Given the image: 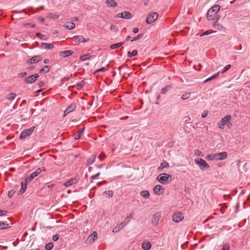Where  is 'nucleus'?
<instances>
[{
  "instance_id": "obj_19",
  "label": "nucleus",
  "mask_w": 250,
  "mask_h": 250,
  "mask_svg": "<svg viewBox=\"0 0 250 250\" xmlns=\"http://www.w3.org/2000/svg\"><path fill=\"white\" fill-rule=\"evenodd\" d=\"M42 59V57L41 56H36L32 57L31 59L27 61V63L28 64H34L37 63Z\"/></svg>"
},
{
  "instance_id": "obj_38",
  "label": "nucleus",
  "mask_w": 250,
  "mask_h": 250,
  "mask_svg": "<svg viewBox=\"0 0 250 250\" xmlns=\"http://www.w3.org/2000/svg\"><path fill=\"white\" fill-rule=\"evenodd\" d=\"M137 54V51L136 50H134L132 52L129 51L128 52V56L129 58H132L134 56H135Z\"/></svg>"
},
{
  "instance_id": "obj_34",
  "label": "nucleus",
  "mask_w": 250,
  "mask_h": 250,
  "mask_svg": "<svg viewBox=\"0 0 250 250\" xmlns=\"http://www.w3.org/2000/svg\"><path fill=\"white\" fill-rule=\"evenodd\" d=\"M140 194L142 196L146 198H148L150 196L149 192L147 190H146L141 191V192H140Z\"/></svg>"
},
{
  "instance_id": "obj_39",
  "label": "nucleus",
  "mask_w": 250,
  "mask_h": 250,
  "mask_svg": "<svg viewBox=\"0 0 250 250\" xmlns=\"http://www.w3.org/2000/svg\"><path fill=\"white\" fill-rule=\"evenodd\" d=\"M8 227H9L8 224H5V223H3V222H0V229L8 228Z\"/></svg>"
},
{
  "instance_id": "obj_5",
  "label": "nucleus",
  "mask_w": 250,
  "mask_h": 250,
  "mask_svg": "<svg viewBox=\"0 0 250 250\" xmlns=\"http://www.w3.org/2000/svg\"><path fill=\"white\" fill-rule=\"evenodd\" d=\"M158 18V14L156 12L150 13L147 16L146 22L147 24H151L154 22Z\"/></svg>"
},
{
  "instance_id": "obj_31",
  "label": "nucleus",
  "mask_w": 250,
  "mask_h": 250,
  "mask_svg": "<svg viewBox=\"0 0 250 250\" xmlns=\"http://www.w3.org/2000/svg\"><path fill=\"white\" fill-rule=\"evenodd\" d=\"M96 155H93L92 157L89 158L87 160V165L88 166L91 165L93 164L95 161Z\"/></svg>"
},
{
  "instance_id": "obj_57",
  "label": "nucleus",
  "mask_w": 250,
  "mask_h": 250,
  "mask_svg": "<svg viewBox=\"0 0 250 250\" xmlns=\"http://www.w3.org/2000/svg\"><path fill=\"white\" fill-rule=\"evenodd\" d=\"M132 31L134 33H137L138 32L139 29L138 28L135 27L133 29Z\"/></svg>"
},
{
  "instance_id": "obj_47",
  "label": "nucleus",
  "mask_w": 250,
  "mask_h": 250,
  "mask_svg": "<svg viewBox=\"0 0 250 250\" xmlns=\"http://www.w3.org/2000/svg\"><path fill=\"white\" fill-rule=\"evenodd\" d=\"M231 67L230 64H228L226 65L223 69V70L221 72V73H225L227 70H228Z\"/></svg>"
},
{
  "instance_id": "obj_33",
  "label": "nucleus",
  "mask_w": 250,
  "mask_h": 250,
  "mask_svg": "<svg viewBox=\"0 0 250 250\" xmlns=\"http://www.w3.org/2000/svg\"><path fill=\"white\" fill-rule=\"evenodd\" d=\"M47 17L50 19L55 20L58 19L59 16L54 13H50L47 15Z\"/></svg>"
},
{
  "instance_id": "obj_14",
  "label": "nucleus",
  "mask_w": 250,
  "mask_h": 250,
  "mask_svg": "<svg viewBox=\"0 0 250 250\" xmlns=\"http://www.w3.org/2000/svg\"><path fill=\"white\" fill-rule=\"evenodd\" d=\"M38 77L39 75L37 74L31 75L25 79V82L28 84L32 83L35 82Z\"/></svg>"
},
{
  "instance_id": "obj_56",
  "label": "nucleus",
  "mask_w": 250,
  "mask_h": 250,
  "mask_svg": "<svg viewBox=\"0 0 250 250\" xmlns=\"http://www.w3.org/2000/svg\"><path fill=\"white\" fill-rule=\"evenodd\" d=\"M14 194V192L13 190H10L8 192V196L9 197H11Z\"/></svg>"
},
{
  "instance_id": "obj_60",
  "label": "nucleus",
  "mask_w": 250,
  "mask_h": 250,
  "mask_svg": "<svg viewBox=\"0 0 250 250\" xmlns=\"http://www.w3.org/2000/svg\"><path fill=\"white\" fill-rule=\"evenodd\" d=\"M26 74V72H23L22 73H20V77H23L24 76H25Z\"/></svg>"
},
{
  "instance_id": "obj_9",
  "label": "nucleus",
  "mask_w": 250,
  "mask_h": 250,
  "mask_svg": "<svg viewBox=\"0 0 250 250\" xmlns=\"http://www.w3.org/2000/svg\"><path fill=\"white\" fill-rule=\"evenodd\" d=\"M45 170V168L43 167L38 168L35 171L32 172L28 177V180L29 181H32L34 178L38 176L42 171Z\"/></svg>"
},
{
  "instance_id": "obj_58",
  "label": "nucleus",
  "mask_w": 250,
  "mask_h": 250,
  "mask_svg": "<svg viewBox=\"0 0 250 250\" xmlns=\"http://www.w3.org/2000/svg\"><path fill=\"white\" fill-rule=\"evenodd\" d=\"M207 114H208V112H206V111H204L202 114V117L203 118H205L207 116Z\"/></svg>"
},
{
  "instance_id": "obj_20",
  "label": "nucleus",
  "mask_w": 250,
  "mask_h": 250,
  "mask_svg": "<svg viewBox=\"0 0 250 250\" xmlns=\"http://www.w3.org/2000/svg\"><path fill=\"white\" fill-rule=\"evenodd\" d=\"M125 223L126 222L125 221H123L120 224L117 225L113 229L112 231L113 232H117L119 231L124 226H125Z\"/></svg>"
},
{
  "instance_id": "obj_25",
  "label": "nucleus",
  "mask_w": 250,
  "mask_h": 250,
  "mask_svg": "<svg viewBox=\"0 0 250 250\" xmlns=\"http://www.w3.org/2000/svg\"><path fill=\"white\" fill-rule=\"evenodd\" d=\"M64 27L67 29L71 30L74 28L75 24L73 22H67L64 24Z\"/></svg>"
},
{
  "instance_id": "obj_28",
  "label": "nucleus",
  "mask_w": 250,
  "mask_h": 250,
  "mask_svg": "<svg viewBox=\"0 0 250 250\" xmlns=\"http://www.w3.org/2000/svg\"><path fill=\"white\" fill-rule=\"evenodd\" d=\"M171 88H172L171 85H168L165 86V87H163L161 90V94H165L167 93V92L169 91Z\"/></svg>"
},
{
  "instance_id": "obj_1",
  "label": "nucleus",
  "mask_w": 250,
  "mask_h": 250,
  "mask_svg": "<svg viewBox=\"0 0 250 250\" xmlns=\"http://www.w3.org/2000/svg\"><path fill=\"white\" fill-rule=\"evenodd\" d=\"M220 9V6L219 5H215L209 9L207 13L208 20L212 22L217 21L220 19V16L217 14Z\"/></svg>"
},
{
  "instance_id": "obj_29",
  "label": "nucleus",
  "mask_w": 250,
  "mask_h": 250,
  "mask_svg": "<svg viewBox=\"0 0 250 250\" xmlns=\"http://www.w3.org/2000/svg\"><path fill=\"white\" fill-rule=\"evenodd\" d=\"M219 74V72H217V73L214 74L212 76L209 77L207 79L204 81V83H206L209 81H210L214 79H216L218 77V75Z\"/></svg>"
},
{
  "instance_id": "obj_12",
  "label": "nucleus",
  "mask_w": 250,
  "mask_h": 250,
  "mask_svg": "<svg viewBox=\"0 0 250 250\" xmlns=\"http://www.w3.org/2000/svg\"><path fill=\"white\" fill-rule=\"evenodd\" d=\"M214 160H223L227 158L228 153L226 152L214 153Z\"/></svg>"
},
{
  "instance_id": "obj_6",
  "label": "nucleus",
  "mask_w": 250,
  "mask_h": 250,
  "mask_svg": "<svg viewBox=\"0 0 250 250\" xmlns=\"http://www.w3.org/2000/svg\"><path fill=\"white\" fill-rule=\"evenodd\" d=\"M34 128L35 127L33 126L31 127L30 128L27 129L23 131L20 135V139L21 140H23L28 136H30L33 132Z\"/></svg>"
},
{
  "instance_id": "obj_51",
  "label": "nucleus",
  "mask_w": 250,
  "mask_h": 250,
  "mask_svg": "<svg viewBox=\"0 0 250 250\" xmlns=\"http://www.w3.org/2000/svg\"><path fill=\"white\" fill-rule=\"evenodd\" d=\"M100 175V173L99 172L97 174H95V175H93L91 176V179H97L99 177V176Z\"/></svg>"
},
{
  "instance_id": "obj_54",
  "label": "nucleus",
  "mask_w": 250,
  "mask_h": 250,
  "mask_svg": "<svg viewBox=\"0 0 250 250\" xmlns=\"http://www.w3.org/2000/svg\"><path fill=\"white\" fill-rule=\"evenodd\" d=\"M58 238H59V236L57 234L54 235L52 237V239L54 241H57L58 240Z\"/></svg>"
},
{
  "instance_id": "obj_16",
  "label": "nucleus",
  "mask_w": 250,
  "mask_h": 250,
  "mask_svg": "<svg viewBox=\"0 0 250 250\" xmlns=\"http://www.w3.org/2000/svg\"><path fill=\"white\" fill-rule=\"evenodd\" d=\"M76 104L75 103H71L65 110L64 114V116L68 114L70 112L74 111L76 109Z\"/></svg>"
},
{
  "instance_id": "obj_52",
  "label": "nucleus",
  "mask_w": 250,
  "mask_h": 250,
  "mask_svg": "<svg viewBox=\"0 0 250 250\" xmlns=\"http://www.w3.org/2000/svg\"><path fill=\"white\" fill-rule=\"evenodd\" d=\"M105 157V156L104 154L102 153L98 156V158L101 160V161L103 160Z\"/></svg>"
},
{
  "instance_id": "obj_63",
  "label": "nucleus",
  "mask_w": 250,
  "mask_h": 250,
  "mask_svg": "<svg viewBox=\"0 0 250 250\" xmlns=\"http://www.w3.org/2000/svg\"><path fill=\"white\" fill-rule=\"evenodd\" d=\"M81 134L79 133L77 137H75V139H79L80 137Z\"/></svg>"
},
{
  "instance_id": "obj_13",
  "label": "nucleus",
  "mask_w": 250,
  "mask_h": 250,
  "mask_svg": "<svg viewBox=\"0 0 250 250\" xmlns=\"http://www.w3.org/2000/svg\"><path fill=\"white\" fill-rule=\"evenodd\" d=\"M153 190L156 194L160 195L164 193L165 190L162 186L158 185L154 187Z\"/></svg>"
},
{
  "instance_id": "obj_40",
  "label": "nucleus",
  "mask_w": 250,
  "mask_h": 250,
  "mask_svg": "<svg viewBox=\"0 0 250 250\" xmlns=\"http://www.w3.org/2000/svg\"><path fill=\"white\" fill-rule=\"evenodd\" d=\"M190 93H187L182 95L181 98L183 100H187L190 97Z\"/></svg>"
},
{
  "instance_id": "obj_30",
  "label": "nucleus",
  "mask_w": 250,
  "mask_h": 250,
  "mask_svg": "<svg viewBox=\"0 0 250 250\" xmlns=\"http://www.w3.org/2000/svg\"><path fill=\"white\" fill-rule=\"evenodd\" d=\"M92 57V56H91L89 54H86L84 55H82L80 57V59L82 61H85L86 60H90Z\"/></svg>"
},
{
  "instance_id": "obj_46",
  "label": "nucleus",
  "mask_w": 250,
  "mask_h": 250,
  "mask_svg": "<svg viewBox=\"0 0 250 250\" xmlns=\"http://www.w3.org/2000/svg\"><path fill=\"white\" fill-rule=\"evenodd\" d=\"M194 154L197 156H203L202 152L199 149H196L194 151Z\"/></svg>"
},
{
  "instance_id": "obj_2",
  "label": "nucleus",
  "mask_w": 250,
  "mask_h": 250,
  "mask_svg": "<svg viewBox=\"0 0 250 250\" xmlns=\"http://www.w3.org/2000/svg\"><path fill=\"white\" fill-rule=\"evenodd\" d=\"M231 116L228 115L223 118L218 123V127L220 129H224L226 125L229 129L232 128V125L231 123Z\"/></svg>"
},
{
  "instance_id": "obj_3",
  "label": "nucleus",
  "mask_w": 250,
  "mask_h": 250,
  "mask_svg": "<svg viewBox=\"0 0 250 250\" xmlns=\"http://www.w3.org/2000/svg\"><path fill=\"white\" fill-rule=\"evenodd\" d=\"M169 179H171V176L166 173H162L157 178V180L162 184H167Z\"/></svg>"
},
{
  "instance_id": "obj_59",
  "label": "nucleus",
  "mask_w": 250,
  "mask_h": 250,
  "mask_svg": "<svg viewBox=\"0 0 250 250\" xmlns=\"http://www.w3.org/2000/svg\"><path fill=\"white\" fill-rule=\"evenodd\" d=\"M36 36L38 37H39L40 38H42V37L43 36V35L42 34H41V33H37Z\"/></svg>"
},
{
  "instance_id": "obj_24",
  "label": "nucleus",
  "mask_w": 250,
  "mask_h": 250,
  "mask_svg": "<svg viewBox=\"0 0 250 250\" xmlns=\"http://www.w3.org/2000/svg\"><path fill=\"white\" fill-rule=\"evenodd\" d=\"M73 52L72 50L63 51L60 52V55L63 57H67L72 55Z\"/></svg>"
},
{
  "instance_id": "obj_7",
  "label": "nucleus",
  "mask_w": 250,
  "mask_h": 250,
  "mask_svg": "<svg viewBox=\"0 0 250 250\" xmlns=\"http://www.w3.org/2000/svg\"><path fill=\"white\" fill-rule=\"evenodd\" d=\"M184 218V215L180 212H176L172 215V220L175 223H179L182 221Z\"/></svg>"
},
{
  "instance_id": "obj_64",
  "label": "nucleus",
  "mask_w": 250,
  "mask_h": 250,
  "mask_svg": "<svg viewBox=\"0 0 250 250\" xmlns=\"http://www.w3.org/2000/svg\"><path fill=\"white\" fill-rule=\"evenodd\" d=\"M130 36H127L126 37V41H128L130 39Z\"/></svg>"
},
{
  "instance_id": "obj_45",
  "label": "nucleus",
  "mask_w": 250,
  "mask_h": 250,
  "mask_svg": "<svg viewBox=\"0 0 250 250\" xmlns=\"http://www.w3.org/2000/svg\"><path fill=\"white\" fill-rule=\"evenodd\" d=\"M108 70V67H103L100 69H98L96 70V72H105Z\"/></svg>"
},
{
  "instance_id": "obj_55",
  "label": "nucleus",
  "mask_w": 250,
  "mask_h": 250,
  "mask_svg": "<svg viewBox=\"0 0 250 250\" xmlns=\"http://www.w3.org/2000/svg\"><path fill=\"white\" fill-rule=\"evenodd\" d=\"M37 85L39 87H41L43 86V85H44V83L42 82H40L37 83Z\"/></svg>"
},
{
  "instance_id": "obj_44",
  "label": "nucleus",
  "mask_w": 250,
  "mask_h": 250,
  "mask_svg": "<svg viewBox=\"0 0 250 250\" xmlns=\"http://www.w3.org/2000/svg\"><path fill=\"white\" fill-rule=\"evenodd\" d=\"M53 246V244L52 243H49L45 245V248L46 250H50L52 248Z\"/></svg>"
},
{
  "instance_id": "obj_11",
  "label": "nucleus",
  "mask_w": 250,
  "mask_h": 250,
  "mask_svg": "<svg viewBox=\"0 0 250 250\" xmlns=\"http://www.w3.org/2000/svg\"><path fill=\"white\" fill-rule=\"evenodd\" d=\"M132 15L130 12L125 11L124 12L120 13L117 14L116 17L125 19H130L132 18Z\"/></svg>"
},
{
  "instance_id": "obj_42",
  "label": "nucleus",
  "mask_w": 250,
  "mask_h": 250,
  "mask_svg": "<svg viewBox=\"0 0 250 250\" xmlns=\"http://www.w3.org/2000/svg\"><path fill=\"white\" fill-rule=\"evenodd\" d=\"M206 158L208 160H214V154H210L206 156Z\"/></svg>"
},
{
  "instance_id": "obj_35",
  "label": "nucleus",
  "mask_w": 250,
  "mask_h": 250,
  "mask_svg": "<svg viewBox=\"0 0 250 250\" xmlns=\"http://www.w3.org/2000/svg\"><path fill=\"white\" fill-rule=\"evenodd\" d=\"M124 44V42H119V43H115V44H113L110 45V47L111 49H116L117 48L120 47Z\"/></svg>"
},
{
  "instance_id": "obj_37",
  "label": "nucleus",
  "mask_w": 250,
  "mask_h": 250,
  "mask_svg": "<svg viewBox=\"0 0 250 250\" xmlns=\"http://www.w3.org/2000/svg\"><path fill=\"white\" fill-rule=\"evenodd\" d=\"M133 216H134V213H131L126 217V218L124 220V221H125L126 222L125 225H127L129 223L130 219L132 218L133 217Z\"/></svg>"
},
{
  "instance_id": "obj_15",
  "label": "nucleus",
  "mask_w": 250,
  "mask_h": 250,
  "mask_svg": "<svg viewBox=\"0 0 250 250\" xmlns=\"http://www.w3.org/2000/svg\"><path fill=\"white\" fill-rule=\"evenodd\" d=\"M73 41L76 42H84L89 41V39H85L83 36H74L72 38Z\"/></svg>"
},
{
  "instance_id": "obj_36",
  "label": "nucleus",
  "mask_w": 250,
  "mask_h": 250,
  "mask_svg": "<svg viewBox=\"0 0 250 250\" xmlns=\"http://www.w3.org/2000/svg\"><path fill=\"white\" fill-rule=\"evenodd\" d=\"M16 94L15 93H14V92H11L9 94H8L7 95V98L10 100V101H12L13 100H14L15 99V98L16 97Z\"/></svg>"
},
{
  "instance_id": "obj_26",
  "label": "nucleus",
  "mask_w": 250,
  "mask_h": 250,
  "mask_svg": "<svg viewBox=\"0 0 250 250\" xmlns=\"http://www.w3.org/2000/svg\"><path fill=\"white\" fill-rule=\"evenodd\" d=\"M168 167V163L164 161L161 164V165L158 168V170L160 171H162L164 168Z\"/></svg>"
},
{
  "instance_id": "obj_62",
  "label": "nucleus",
  "mask_w": 250,
  "mask_h": 250,
  "mask_svg": "<svg viewBox=\"0 0 250 250\" xmlns=\"http://www.w3.org/2000/svg\"><path fill=\"white\" fill-rule=\"evenodd\" d=\"M49 60H48V59H45V60H44V63H49Z\"/></svg>"
},
{
  "instance_id": "obj_43",
  "label": "nucleus",
  "mask_w": 250,
  "mask_h": 250,
  "mask_svg": "<svg viewBox=\"0 0 250 250\" xmlns=\"http://www.w3.org/2000/svg\"><path fill=\"white\" fill-rule=\"evenodd\" d=\"M104 193L107 194L108 197H112L113 196V192L112 190L105 191Z\"/></svg>"
},
{
  "instance_id": "obj_22",
  "label": "nucleus",
  "mask_w": 250,
  "mask_h": 250,
  "mask_svg": "<svg viewBox=\"0 0 250 250\" xmlns=\"http://www.w3.org/2000/svg\"><path fill=\"white\" fill-rule=\"evenodd\" d=\"M105 3L109 7H115L118 5L117 3L114 0H106Z\"/></svg>"
},
{
  "instance_id": "obj_49",
  "label": "nucleus",
  "mask_w": 250,
  "mask_h": 250,
  "mask_svg": "<svg viewBox=\"0 0 250 250\" xmlns=\"http://www.w3.org/2000/svg\"><path fill=\"white\" fill-rule=\"evenodd\" d=\"M110 30L116 32L118 30V26L115 25H112L110 27Z\"/></svg>"
},
{
  "instance_id": "obj_53",
  "label": "nucleus",
  "mask_w": 250,
  "mask_h": 250,
  "mask_svg": "<svg viewBox=\"0 0 250 250\" xmlns=\"http://www.w3.org/2000/svg\"><path fill=\"white\" fill-rule=\"evenodd\" d=\"M6 213V211L0 210V216L5 215Z\"/></svg>"
},
{
  "instance_id": "obj_32",
  "label": "nucleus",
  "mask_w": 250,
  "mask_h": 250,
  "mask_svg": "<svg viewBox=\"0 0 250 250\" xmlns=\"http://www.w3.org/2000/svg\"><path fill=\"white\" fill-rule=\"evenodd\" d=\"M50 69V67L49 66L45 65L40 70V73H46L49 71Z\"/></svg>"
},
{
  "instance_id": "obj_8",
  "label": "nucleus",
  "mask_w": 250,
  "mask_h": 250,
  "mask_svg": "<svg viewBox=\"0 0 250 250\" xmlns=\"http://www.w3.org/2000/svg\"><path fill=\"white\" fill-rule=\"evenodd\" d=\"M79 179L80 178L78 176H75L64 183L63 185L66 187H70L78 183Z\"/></svg>"
},
{
  "instance_id": "obj_61",
  "label": "nucleus",
  "mask_w": 250,
  "mask_h": 250,
  "mask_svg": "<svg viewBox=\"0 0 250 250\" xmlns=\"http://www.w3.org/2000/svg\"><path fill=\"white\" fill-rule=\"evenodd\" d=\"M54 187V185L53 184H50V185H48L47 186V187L48 188H52Z\"/></svg>"
},
{
  "instance_id": "obj_48",
  "label": "nucleus",
  "mask_w": 250,
  "mask_h": 250,
  "mask_svg": "<svg viewBox=\"0 0 250 250\" xmlns=\"http://www.w3.org/2000/svg\"><path fill=\"white\" fill-rule=\"evenodd\" d=\"M212 31L211 30H208L207 31H206L205 32H203L201 35L200 36H205V35H208L210 34H211V33H212Z\"/></svg>"
},
{
  "instance_id": "obj_23",
  "label": "nucleus",
  "mask_w": 250,
  "mask_h": 250,
  "mask_svg": "<svg viewBox=\"0 0 250 250\" xmlns=\"http://www.w3.org/2000/svg\"><path fill=\"white\" fill-rule=\"evenodd\" d=\"M151 247V243L148 241H145L142 244V248L145 250H149Z\"/></svg>"
},
{
  "instance_id": "obj_21",
  "label": "nucleus",
  "mask_w": 250,
  "mask_h": 250,
  "mask_svg": "<svg viewBox=\"0 0 250 250\" xmlns=\"http://www.w3.org/2000/svg\"><path fill=\"white\" fill-rule=\"evenodd\" d=\"M98 238V234L97 232L94 231L92 234L87 239V241H88L89 243L94 242L95 240H96Z\"/></svg>"
},
{
  "instance_id": "obj_50",
  "label": "nucleus",
  "mask_w": 250,
  "mask_h": 250,
  "mask_svg": "<svg viewBox=\"0 0 250 250\" xmlns=\"http://www.w3.org/2000/svg\"><path fill=\"white\" fill-rule=\"evenodd\" d=\"M222 250H229V245L228 243H226L223 245Z\"/></svg>"
},
{
  "instance_id": "obj_18",
  "label": "nucleus",
  "mask_w": 250,
  "mask_h": 250,
  "mask_svg": "<svg viewBox=\"0 0 250 250\" xmlns=\"http://www.w3.org/2000/svg\"><path fill=\"white\" fill-rule=\"evenodd\" d=\"M27 180H28V178H25L24 179H22L21 183V189L20 190V192L21 194L24 193L27 188Z\"/></svg>"
},
{
  "instance_id": "obj_17",
  "label": "nucleus",
  "mask_w": 250,
  "mask_h": 250,
  "mask_svg": "<svg viewBox=\"0 0 250 250\" xmlns=\"http://www.w3.org/2000/svg\"><path fill=\"white\" fill-rule=\"evenodd\" d=\"M213 26L217 30L225 31L226 28L221 23L217 22V21H213Z\"/></svg>"
},
{
  "instance_id": "obj_27",
  "label": "nucleus",
  "mask_w": 250,
  "mask_h": 250,
  "mask_svg": "<svg viewBox=\"0 0 250 250\" xmlns=\"http://www.w3.org/2000/svg\"><path fill=\"white\" fill-rule=\"evenodd\" d=\"M42 47L43 48L50 49H52L54 47V45L52 43H42L41 44Z\"/></svg>"
},
{
  "instance_id": "obj_10",
  "label": "nucleus",
  "mask_w": 250,
  "mask_h": 250,
  "mask_svg": "<svg viewBox=\"0 0 250 250\" xmlns=\"http://www.w3.org/2000/svg\"><path fill=\"white\" fill-rule=\"evenodd\" d=\"M161 218V214L160 212H156L154 213L151 218V223L154 226H156L158 225V222Z\"/></svg>"
},
{
  "instance_id": "obj_41",
  "label": "nucleus",
  "mask_w": 250,
  "mask_h": 250,
  "mask_svg": "<svg viewBox=\"0 0 250 250\" xmlns=\"http://www.w3.org/2000/svg\"><path fill=\"white\" fill-rule=\"evenodd\" d=\"M143 34H140L138 36L135 37L134 38H133V39L131 41V42H134V41H136L140 39L141 38H142L143 37Z\"/></svg>"
},
{
  "instance_id": "obj_4",
  "label": "nucleus",
  "mask_w": 250,
  "mask_h": 250,
  "mask_svg": "<svg viewBox=\"0 0 250 250\" xmlns=\"http://www.w3.org/2000/svg\"><path fill=\"white\" fill-rule=\"evenodd\" d=\"M195 163L198 165L201 169H204L205 168H209V166L206 161L201 158H197L195 160Z\"/></svg>"
}]
</instances>
